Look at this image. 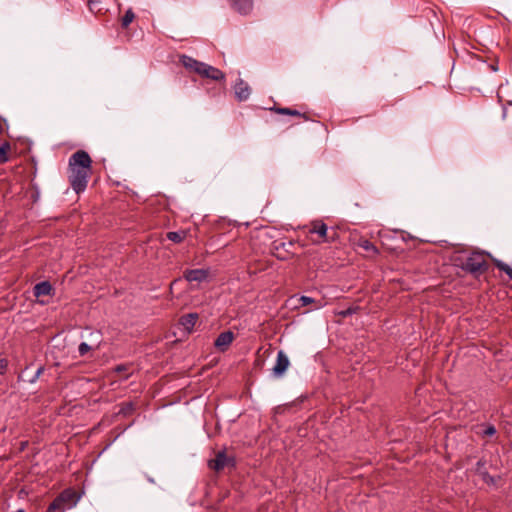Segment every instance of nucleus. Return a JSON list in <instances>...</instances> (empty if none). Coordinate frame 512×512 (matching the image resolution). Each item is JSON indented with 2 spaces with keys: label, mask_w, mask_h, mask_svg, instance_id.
Listing matches in <instances>:
<instances>
[{
  "label": "nucleus",
  "mask_w": 512,
  "mask_h": 512,
  "mask_svg": "<svg viewBox=\"0 0 512 512\" xmlns=\"http://www.w3.org/2000/svg\"><path fill=\"white\" fill-rule=\"evenodd\" d=\"M92 174V159L85 150H77L68 160L67 177L76 194L84 192Z\"/></svg>",
  "instance_id": "1"
},
{
  "label": "nucleus",
  "mask_w": 512,
  "mask_h": 512,
  "mask_svg": "<svg viewBox=\"0 0 512 512\" xmlns=\"http://www.w3.org/2000/svg\"><path fill=\"white\" fill-rule=\"evenodd\" d=\"M455 264L472 275L482 274L488 270L485 254L478 251L471 252L465 257H456Z\"/></svg>",
  "instance_id": "2"
},
{
  "label": "nucleus",
  "mask_w": 512,
  "mask_h": 512,
  "mask_svg": "<svg viewBox=\"0 0 512 512\" xmlns=\"http://www.w3.org/2000/svg\"><path fill=\"white\" fill-rule=\"evenodd\" d=\"M80 500V495L71 488L62 491L49 505L47 512H65L75 507Z\"/></svg>",
  "instance_id": "3"
},
{
  "label": "nucleus",
  "mask_w": 512,
  "mask_h": 512,
  "mask_svg": "<svg viewBox=\"0 0 512 512\" xmlns=\"http://www.w3.org/2000/svg\"><path fill=\"white\" fill-rule=\"evenodd\" d=\"M308 233L310 235H316L317 238L314 239V238H311L313 242L315 243H325V242H330V241H333L334 240V236H335V232H333L332 234L329 233L328 231V227L327 225L318 220V221H313L311 223V226L308 230Z\"/></svg>",
  "instance_id": "4"
},
{
  "label": "nucleus",
  "mask_w": 512,
  "mask_h": 512,
  "mask_svg": "<svg viewBox=\"0 0 512 512\" xmlns=\"http://www.w3.org/2000/svg\"><path fill=\"white\" fill-rule=\"evenodd\" d=\"M189 72H195L202 77L209 78L212 80L224 79V73L216 68L215 66H185Z\"/></svg>",
  "instance_id": "5"
},
{
  "label": "nucleus",
  "mask_w": 512,
  "mask_h": 512,
  "mask_svg": "<svg viewBox=\"0 0 512 512\" xmlns=\"http://www.w3.org/2000/svg\"><path fill=\"white\" fill-rule=\"evenodd\" d=\"M208 466L210 469L219 472L225 467H234L235 459L234 457H229L224 451H219L214 459L209 460Z\"/></svg>",
  "instance_id": "6"
},
{
  "label": "nucleus",
  "mask_w": 512,
  "mask_h": 512,
  "mask_svg": "<svg viewBox=\"0 0 512 512\" xmlns=\"http://www.w3.org/2000/svg\"><path fill=\"white\" fill-rule=\"evenodd\" d=\"M54 288L49 281H42L34 285V297L37 302L44 305L48 303L45 297H52L54 295Z\"/></svg>",
  "instance_id": "7"
},
{
  "label": "nucleus",
  "mask_w": 512,
  "mask_h": 512,
  "mask_svg": "<svg viewBox=\"0 0 512 512\" xmlns=\"http://www.w3.org/2000/svg\"><path fill=\"white\" fill-rule=\"evenodd\" d=\"M290 361L288 356L283 350H279L277 353L276 363L272 368L273 374L276 377H281L288 369Z\"/></svg>",
  "instance_id": "8"
},
{
  "label": "nucleus",
  "mask_w": 512,
  "mask_h": 512,
  "mask_svg": "<svg viewBox=\"0 0 512 512\" xmlns=\"http://www.w3.org/2000/svg\"><path fill=\"white\" fill-rule=\"evenodd\" d=\"M235 97L239 102L246 101L251 94V88L247 82L239 78L234 85Z\"/></svg>",
  "instance_id": "9"
},
{
  "label": "nucleus",
  "mask_w": 512,
  "mask_h": 512,
  "mask_svg": "<svg viewBox=\"0 0 512 512\" xmlns=\"http://www.w3.org/2000/svg\"><path fill=\"white\" fill-rule=\"evenodd\" d=\"M234 340V334L231 331H225L218 335L214 345L217 349L224 352L228 349L232 341Z\"/></svg>",
  "instance_id": "10"
},
{
  "label": "nucleus",
  "mask_w": 512,
  "mask_h": 512,
  "mask_svg": "<svg viewBox=\"0 0 512 512\" xmlns=\"http://www.w3.org/2000/svg\"><path fill=\"white\" fill-rule=\"evenodd\" d=\"M208 277V271L204 269H191L184 273V278L188 282H202Z\"/></svg>",
  "instance_id": "11"
},
{
  "label": "nucleus",
  "mask_w": 512,
  "mask_h": 512,
  "mask_svg": "<svg viewBox=\"0 0 512 512\" xmlns=\"http://www.w3.org/2000/svg\"><path fill=\"white\" fill-rule=\"evenodd\" d=\"M231 5L239 14L247 15L253 9V0H231Z\"/></svg>",
  "instance_id": "12"
},
{
  "label": "nucleus",
  "mask_w": 512,
  "mask_h": 512,
  "mask_svg": "<svg viewBox=\"0 0 512 512\" xmlns=\"http://www.w3.org/2000/svg\"><path fill=\"white\" fill-rule=\"evenodd\" d=\"M171 62L173 64H193V65L204 64L203 62L197 61L187 55L179 54V53L172 56Z\"/></svg>",
  "instance_id": "13"
},
{
  "label": "nucleus",
  "mask_w": 512,
  "mask_h": 512,
  "mask_svg": "<svg viewBox=\"0 0 512 512\" xmlns=\"http://www.w3.org/2000/svg\"><path fill=\"white\" fill-rule=\"evenodd\" d=\"M358 246L368 253H371L372 255H377L379 253V250L376 248V246L367 239H360Z\"/></svg>",
  "instance_id": "14"
},
{
  "label": "nucleus",
  "mask_w": 512,
  "mask_h": 512,
  "mask_svg": "<svg viewBox=\"0 0 512 512\" xmlns=\"http://www.w3.org/2000/svg\"><path fill=\"white\" fill-rule=\"evenodd\" d=\"M187 232L184 230L181 231H170L167 233L166 237L168 240L174 243H181L186 238Z\"/></svg>",
  "instance_id": "15"
},
{
  "label": "nucleus",
  "mask_w": 512,
  "mask_h": 512,
  "mask_svg": "<svg viewBox=\"0 0 512 512\" xmlns=\"http://www.w3.org/2000/svg\"><path fill=\"white\" fill-rule=\"evenodd\" d=\"M198 319V315L195 313L187 314L181 318V324L186 328H192Z\"/></svg>",
  "instance_id": "16"
},
{
  "label": "nucleus",
  "mask_w": 512,
  "mask_h": 512,
  "mask_svg": "<svg viewBox=\"0 0 512 512\" xmlns=\"http://www.w3.org/2000/svg\"><path fill=\"white\" fill-rule=\"evenodd\" d=\"M493 263L500 271L506 273L512 280V268L508 264L496 258H493Z\"/></svg>",
  "instance_id": "17"
},
{
  "label": "nucleus",
  "mask_w": 512,
  "mask_h": 512,
  "mask_svg": "<svg viewBox=\"0 0 512 512\" xmlns=\"http://www.w3.org/2000/svg\"><path fill=\"white\" fill-rule=\"evenodd\" d=\"M9 142L5 141L0 145V164L7 162L8 160V151L10 150Z\"/></svg>",
  "instance_id": "18"
},
{
  "label": "nucleus",
  "mask_w": 512,
  "mask_h": 512,
  "mask_svg": "<svg viewBox=\"0 0 512 512\" xmlns=\"http://www.w3.org/2000/svg\"><path fill=\"white\" fill-rule=\"evenodd\" d=\"M135 14L132 9H128L121 19V25L123 28H127L134 20Z\"/></svg>",
  "instance_id": "19"
},
{
  "label": "nucleus",
  "mask_w": 512,
  "mask_h": 512,
  "mask_svg": "<svg viewBox=\"0 0 512 512\" xmlns=\"http://www.w3.org/2000/svg\"><path fill=\"white\" fill-rule=\"evenodd\" d=\"M271 110L283 115L303 116L299 111L291 108H271Z\"/></svg>",
  "instance_id": "20"
},
{
  "label": "nucleus",
  "mask_w": 512,
  "mask_h": 512,
  "mask_svg": "<svg viewBox=\"0 0 512 512\" xmlns=\"http://www.w3.org/2000/svg\"><path fill=\"white\" fill-rule=\"evenodd\" d=\"M296 301L298 302V304L295 305L296 308L316 303L315 299L309 296H300L299 298L296 299Z\"/></svg>",
  "instance_id": "21"
},
{
  "label": "nucleus",
  "mask_w": 512,
  "mask_h": 512,
  "mask_svg": "<svg viewBox=\"0 0 512 512\" xmlns=\"http://www.w3.org/2000/svg\"><path fill=\"white\" fill-rule=\"evenodd\" d=\"M133 410H134V404L132 402H126L121 405L119 414H121L123 416H128L132 413Z\"/></svg>",
  "instance_id": "22"
},
{
  "label": "nucleus",
  "mask_w": 512,
  "mask_h": 512,
  "mask_svg": "<svg viewBox=\"0 0 512 512\" xmlns=\"http://www.w3.org/2000/svg\"><path fill=\"white\" fill-rule=\"evenodd\" d=\"M496 434V428L492 424H488L484 427L483 431L481 432V435L483 437H491Z\"/></svg>",
  "instance_id": "23"
},
{
  "label": "nucleus",
  "mask_w": 512,
  "mask_h": 512,
  "mask_svg": "<svg viewBox=\"0 0 512 512\" xmlns=\"http://www.w3.org/2000/svg\"><path fill=\"white\" fill-rule=\"evenodd\" d=\"M477 473L482 477V479L487 483V484H494L495 481H494V478L492 476L489 475V473L485 470H480V469H477Z\"/></svg>",
  "instance_id": "24"
},
{
  "label": "nucleus",
  "mask_w": 512,
  "mask_h": 512,
  "mask_svg": "<svg viewBox=\"0 0 512 512\" xmlns=\"http://www.w3.org/2000/svg\"><path fill=\"white\" fill-rule=\"evenodd\" d=\"M91 346L88 345L86 342H82L80 343L79 347H78V352H79V355L80 356H85L90 350H91Z\"/></svg>",
  "instance_id": "25"
},
{
  "label": "nucleus",
  "mask_w": 512,
  "mask_h": 512,
  "mask_svg": "<svg viewBox=\"0 0 512 512\" xmlns=\"http://www.w3.org/2000/svg\"><path fill=\"white\" fill-rule=\"evenodd\" d=\"M8 367V361L6 359H0V375H3Z\"/></svg>",
  "instance_id": "26"
},
{
  "label": "nucleus",
  "mask_w": 512,
  "mask_h": 512,
  "mask_svg": "<svg viewBox=\"0 0 512 512\" xmlns=\"http://www.w3.org/2000/svg\"><path fill=\"white\" fill-rule=\"evenodd\" d=\"M353 313H354V309L348 308L346 310H342V311L338 312L337 314L339 316L346 317V316L352 315Z\"/></svg>",
  "instance_id": "27"
},
{
  "label": "nucleus",
  "mask_w": 512,
  "mask_h": 512,
  "mask_svg": "<svg viewBox=\"0 0 512 512\" xmlns=\"http://www.w3.org/2000/svg\"><path fill=\"white\" fill-rule=\"evenodd\" d=\"M114 370H115L116 373L121 374V373L126 372L128 370V366L124 365V364H121V365L116 366Z\"/></svg>",
  "instance_id": "28"
},
{
  "label": "nucleus",
  "mask_w": 512,
  "mask_h": 512,
  "mask_svg": "<svg viewBox=\"0 0 512 512\" xmlns=\"http://www.w3.org/2000/svg\"><path fill=\"white\" fill-rule=\"evenodd\" d=\"M484 465H485V462L483 460H479L476 464V470L477 469L483 470Z\"/></svg>",
  "instance_id": "29"
},
{
  "label": "nucleus",
  "mask_w": 512,
  "mask_h": 512,
  "mask_svg": "<svg viewBox=\"0 0 512 512\" xmlns=\"http://www.w3.org/2000/svg\"><path fill=\"white\" fill-rule=\"evenodd\" d=\"M4 133L3 119L0 117V136Z\"/></svg>",
  "instance_id": "30"
},
{
  "label": "nucleus",
  "mask_w": 512,
  "mask_h": 512,
  "mask_svg": "<svg viewBox=\"0 0 512 512\" xmlns=\"http://www.w3.org/2000/svg\"><path fill=\"white\" fill-rule=\"evenodd\" d=\"M43 371V368H38L37 371H36V374L34 375V380L42 373Z\"/></svg>",
  "instance_id": "31"
},
{
  "label": "nucleus",
  "mask_w": 512,
  "mask_h": 512,
  "mask_svg": "<svg viewBox=\"0 0 512 512\" xmlns=\"http://www.w3.org/2000/svg\"><path fill=\"white\" fill-rule=\"evenodd\" d=\"M491 68L494 72L498 71V66L492 65Z\"/></svg>",
  "instance_id": "32"
},
{
  "label": "nucleus",
  "mask_w": 512,
  "mask_h": 512,
  "mask_svg": "<svg viewBox=\"0 0 512 512\" xmlns=\"http://www.w3.org/2000/svg\"><path fill=\"white\" fill-rule=\"evenodd\" d=\"M92 3H93L92 0H88V5H89L90 9H92Z\"/></svg>",
  "instance_id": "33"
},
{
  "label": "nucleus",
  "mask_w": 512,
  "mask_h": 512,
  "mask_svg": "<svg viewBox=\"0 0 512 512\" xmlns=\"http://www.w3.org/2000/svg\"><path fill=\"white\" fill-rule=\"evenodd\" d=\"M321 307H322L321 303H318V304L314 307V309H319V308H321Z\"/></svg>",
  "instance_id": "34"
},
{
  "label": "nucleus",
  "mask_w": 512,
  "mask_h": 512,
  "mask_svg": "<svg viewBox=\"0 0 512 512\" xmlns=\"http://www.w3.org/2000/svg\"><path fill=\"white\" fill-rule=\"evenodd\" d=\"M129 376H130V374H126V375H124V376H123V378H124V379H128V378H129Z\"/></svg>",
  "instance_id": "35"
},
{
  "label": "nucleus",
  "mask_w": 512,
  "mask_h": 512,
  "mask_svg": "<svg viewBox=\"0 0 512 512\" xmlns=\"http://www.w3.org/2000/svg\"><path fill=\"white\" fill-rule=\"evenodd\" d=\"M505 117H506V110L504 109L503 110V118H505Z\"/></svg>",
  "instance_id": "36"
}]
</instances>
